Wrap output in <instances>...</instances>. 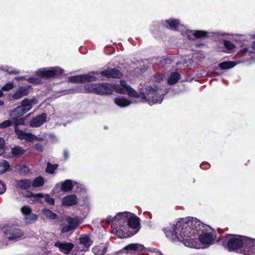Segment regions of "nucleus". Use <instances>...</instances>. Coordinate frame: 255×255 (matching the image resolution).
<instances>
[{"instance_id": "obj_20", "label": "nucleus", "mask_w": 255, "mask_h": 255, "mask_svg": "<svg viewBox=\"0 0 255 255\" xmlns=\"http://www.w3.org/2000/svg\"><path fill=\"white\" fill-rule=\"evenodd\" d=\"M77 203V200L75 195H70L65 196L62 200V204L65 206H70Z\"/></svg>"}, {"instance_id": "obj_24", "label": "nucleus", "mask_w": 255, "mask_h": 255, "mask_svg": "<svg viewBox=\"0 0 255 255\" xmlns=\"http://www.w3.org/2000/svg\"><path fill=\"white\" fill-rule=\"evenodd\" d=\"M92 251L95 255H104L107 252V247L104 244L94 247Z\"/></svg>"}, {"instance_id": "obj_8", "label": "nucleus", "mask_w": 255, "mask_h": 255, "mask_svg": "<svg viewBox=\"0 0 255 255\" xmlns=\"http://www.w3.org/2000/svg\"><path fill=\"white\" fill-rule=\"evenodd\" d=\"M96 73L92 72L89 74L80 75L76 76H71L68 78V81L71 83H83L87 82L95 81L97 78L93 76Z\"/></svg>"}, {"instance_id": "obj_2", "label": "nucleus", "mask_w": 255, "mask_h": 255, "mask_svg": "<svg viewBox=\"0 0 255 255\" xmlns=\"http://www.w3.org/2000/svg\"><path fill=\"white\" fill-rule=\"evenodd\" d=\"M204 225L194 218L182 219L175 224L170 225L164 229L166 236L173 242L188 241L193 238Z\"/></svg>"}, {"instance_id": "obj_7", "label": "nucleus", "mask_w": 255, "mask_h": 255, "mask_svg": "<svg viewBox=\"0 0 255 255\" xmlns=\"http://www.w3.org/2000/svg\"><path fill=\"white\" fill-rule=\"evenodd\" d=\"M67 224H62L61 232L62 233H67L75 230L79 225L81 224V220L78 218L67 217L66 219Z\"/></svg>"}, {"instance_id": "obj_42", "label": "nucleus", "mask_w": 255, "mask_h": 255, "mask_svg": "<svg viewBox=\"0 0 255 255\" xmlns=\"http://www.w3.org/2000/svg\"><path fill=\"white\" fill-rule=\"evenodd\" d=\"M115 218V216L114 217V218H113L111 216H109L108 217H107L106 221L108 222H112V225H113L114 224V222ZM111 227L112 228V225H111Z\"/></svg>"}, {"instance_id": "obj_19", "label": "nucleus", "mask_w": 255, "mask_h": 255, "mask_svg": "<svg viewBox=\"0 0 255 255\" xmlns=\"http://www.w3.org/2000/svg\"><path fill=\"white\" fill-rule=\"evenodd\" d=\"M185 34L189 39H193L194 38H200L205 36L206 33L203 31H191L186 30Z\"/></svg>"}, {"instance_id": "obj_13", "label": "nucleus", "mask_w": 255, "mask_h": 255, "mask_svg": "<svg viewBox=\"0 0 255 255\" xmlns=\"http://www.w3.org/2000/svg\"><path fill=\"white\" fill-rule=\"evenodd\" d=\"M215 238V234L213 231L208 233H203L199 236V239L200 242L207 246L213 244Z\"/></svg>"}, {"instance_id": "obj_30", "label": "nucleus", "mask_w": 255, "mask_h": 255, "mask_svg": "<svg viewBox=\"0 0 255 255\" xmlns=\"http://www.w3.org/2000/svg\"><path fill=\"white\" fill-rule=\"evenodd\" d=\"M12 120L14 124L15 127H18V125H24L25 119L24 118H19L20 117L17 116H11Z\"/></svg>"}, {"instance_id": "obj_41", "label": "nucleus", "mask_w": 255, "mask_h": 255, "mask_svg": "<svg viewBox=\"0 0 255 255\" xmlns=\"http://www.w3.org/2000/svg\"><path fill=\"white\" fill-rule=\"evenodd\" d=\"M6 191V186L2 182L0 181V194H3Z\"/></svg>"}, {"instance_id": "obj_1", "label": "nucleus", "mask_w": 255, "mask_h": 255, "mask_svg": "<svg viewBox=\"0 0 255 255\" xmlns=\"http://www.w3.org/2000/svg\"><path fill=\"white\" fill-rule=\"evenodd\" d=\"M163 80V76L161 74L155 75L146 86V94L137 93L125 81H121L120 85H111L108 83L102 84H88L84 87L85 90L88 93H94L98 94H110L113 91L116 92L125 94L127 93L129 96L135 98L141 97L143 100L148 101L150 105L161 103L163 100V95L166 91L161 88L158 84Z\"/></svg>"}, {"instance_id": "obj_31", "label": "nucleus", "mask_w": 255, "mask_h": 255, "mask_svg": "<svg viewBox=\"0 0 255 255\" xmlns=\"http://www.w3.org/2000/svg\"><path fill=\"white\" fill-rule=\"evenodd\" d=\"M44 183V178L41 176H38L34 179L32 183H31V185L34 187H38L42 186Z\"/></svg>"}, {"instance_id": "obj_14", "label": "nucleus", "mask_w": 255, "mask_h": 255, "mask_svg": "<svg viewBox=\"0 0 255 255\" xmlns=\"http://www.w3.org/2000/svg\"><path fill=\"white\" fill-rule=\"evenodd\" d=\"M163 25L167 28L172 30H181L182 31L185 27L183 25L180 24L179 21L176 19H170L164 21ZM183 34V32H182Z\"/></svg>"}, {"instance_id": "obj_21", "label": "nucleus", "mask_w": 255, "mask_h": 255, "mask_svg": "<svg viewBox=\"0 0 255 255\" xmlns=\"http://www.w3.org/2000/svg\"><path fill=\"white\" fill-rule=\"evenodd\" d=\"M80 244L82 245L85 249H83V251H87L93 243L90 237L87 235H82L79 239Z\"/></svg>"}, {"instance_id": "obj_15", "label": "nucleus", "mask_w": 255, "mask_h": 255, "mask_svg": "<svg viewBox=\"0 0 255 255\" xmlns=\"http://www.w3.org/2000/svg\"><path fill=\"white\" fill-rule=\"evenodd\" d=\"M243 249L247 253H255V240L244 236Z\"/></svg>"}, {"instance_id": "obj_47", "label": "nucleus", "mask_w": 255, "mask_h": 255, "mask_svg": "<svg viewBox=\"0 0 255 255\" xmlns=\"http://www.w3.org/2000/svg\"><path fill=\"white\" fill-rule=\"evenodd\" d=\"M24 79V77H18L15 78L16 80L19 81Z\"/></svg>"}, {"instance_id": "obj_43", "label": "nucleus", "mask_w": 255, "mask_h": 255, "mask_svg": "<svg viewBox=\"0 0 255 255\" xmlns=\"http://www.w3.org/2000/svg\"><path fill=\"white\" fill-rule=\"evenodd\" d=\"M27 81L30 83H38V82L36 79L34 78H31L27 79Z\"/></svg>"}, {"instance_id": "obj_18", "label": "nucleus", "mask_w": 255, "mask_h": 255, "mask_svg": "<svg viewBox=\"0 0 255 255\" xmlns=\"http://www.w3.org/2000/svg\"><path fill=\"white\" fill-rule=\"evenodd\" d=\"M47 116L43 113L33 118L30 122L29 125L31 127H38L46 121Z\"/></svg>"}, {"instance_id": "obj_29", "label": "nucleus", "mask_w": 255, "mask_h": 255, "mask_svg": "<svg viewBox=\"0 0 255 255\" xmlns=\"http://www.w3.org/2000/svg\"><path fill=\"white\" fill-rule=\"evenodd\" d=\"M40 196H42V194L41 193L34 194L31 192L25 195V197L30 198L33 202L42 203V201L40 200Z\"/></svg>"}, {"instance_id": "obj_6", "label": "nucleus", "mask_w": 255, "mask_h": 255, "mask_svg": "<svg viewBox=\"0 0 255 255\" xmlns=\"http://www.w3.org/2000/svg\"><path fill=\"white\" fill-rule=\"evenodd\" d=\"M64 71L59 67H52L39 69L36 74L40 77L50 78L54 76H59L63 74Z\"/></svg>"}, {"instance_id": "obj_50", "label": "nucleus", "mask_w": 255, "mask_h": 255, "mask_svg": "<svg viewBox=\"0 0 255 255\" xmlns=\"http://www.w3.org/2000/svg\"><path fill=\"white\" fill-rule=\"evenodd\" d=\"M4 104V102L2 101H0V106H2Z\"/></svg>"}, {"instance_id": "obj_27", "label": "nucleus", "mask_w": 255, "mask_h": 255, "mask_svg": "<svg viewBox=\"0 0 255 255\" xmlns=\"http://www.w3.org/2000/svg\"><path fill=\"white\" fill-rule=\"evenodd\" d=\"M180 78V75L178 73L173 72L171 74L168 79V83L169 85L174 84L177 82Z\"/></svg>"}, {"instance_id": "obj_17", "label": "nucleus", "mask_w": 255, "mask_h": 255, "mask_svg": "<svg viewBox=\"0 0 255 255\" xmlns=\"http://www.w3.org/2000/svg\"><path fill=\"white\" fill-rule=\"evenodd\" d=\"M54 246L59 249L60 251L65 255H68L72 250L74 246L70 243L56 242Z\"/></svg>"}, {"instance_id": "obj_40", "label": "nucleus", "mask_w": 255, "mask_h": 255, "mask_svg": "<svg viewBox=\"0 0 255 255\" xmlns=\"http://www.w3.org/2000/svg\"><path fill=\"white\" fill-rule=\"evenodd\" d=\"M5 143L4 139L0 137V155H1L3 152V147Z\"/></svg>"}, {"instance_id": "obj_16", "label": "nucleus", "mask_w": 255, "mask_h": 255, "mask_svg": "<svg viewBox=\"0 0 255 255\" xmlns=\"http://www.w3.org/2000/svg\"><path fill=\"white\" fill-rule=\"evenodd\" d=\"M102 76L107 78H121L122 76V73L119 70L115 68H108L106 70L102 71L101 72Z\"/></svg>"}, {"instance_id": "obj_39", "label": "nucleus", "mask_w": 255, "mask_h": 255, "mask_svg": "<svg viewBox=\"0 0 255 255\" xmlns=\"http://www.w3.org/2000/svg\"><path fill=\"white\" fill-rule=\"evenodd\" d=\"M11 125V122L10 120H6L0 124V128H5L9 127Z\"/></svg>"}, {"instance_id": "obj_12", "label": "nucleus", "mask_w": 255, "mask_h": 255, "mask_svg": "<svg viewBox=\"0 0 255 255\" xmlns=\"http://www.w3.org/2000/svg\"><path fill=\"white\" fill-rule=\"evenodd\" d=\"M29 88L30 87L29 86L19 87L14 93L9 95V100H17L24 96H27L29 94Z\"/></svg>"}, {"instance_id": "obj_4", "label": "nucleus", "mask_w": 255, "mask_h": 255, "mask_svg": "<svg viewBox=\"0 0 255 255\" xmlns=\"http://www.w3.org/2000/svg\"><path fill=\"white\" fill-rule=\"evenodd\" d=\"M244 237V236L228 235L224 238L223 243L224 245H227L229 250L243 249Z\"/></svg>"}, {"instance_id": "obj_34", "label": "nucleus", "mask_w": 255, "mask_h": 255, "mask_svg": "<svg viewBox=\"0 0 255 255\" xmlns=\"http://www.w3.org/2000/svg\"><path fill=\"white\" fill-rule=\"evenodd\" d=\"M42 212L46 217L49 218L50 219H54L57 217L56 214L52 212L50 210L44 209L42 210Z\"/></svg>"}, {"instance_id": "obj_5", "label": "nucleus", "mask_w": 255, "mask_h": 255, "mask_svg": "<svg viewBox=\"0 0 255 255\" xmlns=\"http://www.w3.org/2000/svg\"><path fill=\"white\" fill-rule=\"evenodd\" d=\"M36 102L34 99H25L21 102V106L16 107L11 112V116L20 117L30 111L32 108V105L36 104Z\"/></svg>"}, {"instance_id": "obj_46", "label": "nucleus", "mask_w": 255, "mask_h": 255, "mask_svg": "<svg viewBox=\"0 0 255 255\" xmlns=\"http://www.w3.org/2000/svg\"><path fill=\"white\" fill-rule=\"evenodd\" d=\"M6 70L9 73H15V74H16V73H18V71L16 70H11L10 69H8Z\"/></svg>"}, {"instance_id": "obj_10", "label": "nucleus", "mask_w": 255, "mask_h": 255, "mask_svg": "<svg viewBox=\"0 0 255 255\" xmlns=\"http://www.w3.org/2000/svg\"><path fill=\"white\" fill-rule=\"evenodd\" d=\"M15 132L17 138L20 140L24 139L28 142H32L34 140L40 141L43 139L40 137H37L31 133L26 132L22 130H20L18 127H14Z\"/></svg>"}, {"instance_id": "obj_37", "label": "nucleus", "mask_w": 255, "mask_h": 255, "mask_svg": "<svg viewBox=\"0 0 255 255\" xmlns=\"http://www.w3.org/2000/svg\"><path fill=\"white\" fill-rule=\"evenodd\" d=\"M57 164H51L48 163L46 168V172L50 174H52L54 173V170L57 168Z\"/></svg>"}, {"instance_id": "obj_9", "label": "nucleus", "mask_w": 255, "mask_h": 255, "mask_svg": "<svg viewBox=\"0 0 255 255\" xmlns=\"http://www.w3.org/2000/svg\"><path fill=\"white\" fill-rule=\"evenodd\" d=\"M5 237L8 240H14L19 238L23 235V233L18 228L14 226H7L3 229Z\"/></svg>"}, {"instance_id": "obj_22", "label": "nucleus", "mask_w": 255, "mask_h": 255, "mask_svg": "<svg viewBox=\"0 0 255 255\" xmlns=\"http://www.w3.org/2000/svg\"><path fill=\"white\" fill-rule=\"evenodd\" d=\"M31 186V181L29 179H21L16 182L17 188L26 190L29 189Z\"/></svg>"}, {"instance_id": "obj_45", "label": "nucleus", "mask_w": 255, "mask_h": 255, "mask_svg": "<svg viewBox=\"0 0 255 255\" xmlns=\"http://www.w3.org/2000/svg\"><path fill=\"white\" fill-rule=\"evenodd\" d=\"M20 170L21 171L23 170V172H27L28 170V169L27 166L22 165L20 167Z\"/></svg>"}, {"instance_id": "obj_35", "label": "nucleus", "mask_w": 255, "mask_h": 255, "mask_svg": "<svg viewBox=\"0 0 255 255\" xmlns=\"http://www.w3.org/2000/svg\"><path fill=\"white\" fill-rule=\"evenodd\" d=\"M13 88V84L12 83L9 82L6 84L4 86H3L1 88V90L0 89V98L3 96V92L2 91H8L11 90Z\"/></svg>"}, {"instance_id": "obj_32", "label": "nucleus", "mask_w": 255, "mask_h": 255, "mask_svg": "<svg viewBox=\"0 0 255 255\" xmlns=\"http://www.w3.org/2000/svg\"><path fill=\"white\" fill-rule=\"evenodd\" d=\"M235 64L232 61L224 62L219 64V67L221 69H228L233 68L235 66Z\"/></svg>"}, {"instance_id": "obj_28", "label": "nucleus", "mask_w": 255, "mask_h": 255, "mask_svg": "<svg viewBox=\"0 0 255 255\" xmlns=\"http://www.w3.org/2000/svg\"><path fill=\"white\" fill-rule=\"evenodd\" d=\"M9 167V164L7 161L5 160H0V174L6 172Z\"/></svg>"}, {"instance_id": "obj_44", "label": "nucleus", "mask_w": 255, "mask_h": 255, "mask_svg": "<svg viewBox=\"0 0 255 255\" xmlns=\"http://www.w3.org/2000/svg\"><path fill=\"white\" fill-rule=\"evenodd\" d=\"M35 147L37 150H38L39 151H42L43 146L41 144L37 143V144H35Z\"/></svg>"}, {"instance_id": "obj_33", "label": "nucleus", "mask_w": 255, "mask_h": 255, "mask_svg": "<svg viewBox=\"0 0 255 255\" xmlns=\"http://www.w3.org/2000/svg\"><path fill=\"white\" fill-rule=\"evenodd\" d=\"M24 150L19 146H15L11 149V153L14 156L21 155L24 153Z\"/></svg>"}, {"instance_id": "obj_36", "label": "nucleus", "mask_w": 255, "mask_h": 255, "mask_svg": "<svg viewBox=\"0 0 255 255\" xmlns=\"http://www.w3.org/2000/svg\"><path fill=\"white\" fill-rule=\"evenodd\" d=\"M44 199V200L49 205H53L54 204V200L53 198L51 197L49 195L42 194V196H40V200L42 201V199Z\"/></svg>"}, {"instance_id": "obj_23", "label": "nucleus", "mask_w": 255, "mask_h": 255, "mask_svg": "<svg viewBox=\"0 0 255 255\" xmlns=\"http://www.w3.org/2000/svg\"><path fill=\"white\" fill-rule=\"evenodd\" d=\"M78 185L76 182L73 183V182L70 180H66L61 184V189L65 192H68L72 190V188L75 186Z\"/></svg>"}, {"instance_id": "obj_38", "label": "nucleus", "mask_w": 255, "mask_h": 255, "mask_svg": "<svg viewBox=\"0 0 255 255\" xmlns=\"http://www.w3.org/2000/svg\"><path fill=\"white\" fill-rule=\"evenodd\" d=\"M224 45L226 48H227L229 50H232L235 48V45L228 40H225L224 41Z\"/></svg>"}, {"instance_id": "obj_26", "label": "nucleus", "mask_w": 255, "mask_h": 255, "mask_svg": "<svg viewBox=\"0 0 255 255\" xmlns=\"http://www.w3.org/2000/svg\"><path fill=\"white\" fill-rule=\"evenodd\" d=\"M143 246L140 244H132L128 245L125 247V249L129 251H137L139 252L143 250Z\"/></svg>"}, {"instance_id": "obj_11", "label": "nucleus", "mask_w": 255, "mask_h": 255, "mask_svg": "<svg viewBox=\"0 0 255 255\" xmlns=\"http://www.w3.org/2000/svg\"><path fill=\"white\" fill-rule=\"evenodd\" d=\"M20 211L26 224H31L36 220L37 217L35 214L31 213V209L29 206H23Z\"/></svg>"}, {"instance_id": "obj_48", "label": "nucleus", "mask_w": 255, "mask_h": 255, "mask_svg": "<svg viewBox=\"0 0 255 255\" xmlns=\"http://www.w3.org/2000/svg\"><path fill=\"white\" fill-rule=\"evenodd\" d=\"M64 158L65 159H67L68 158V152L66 151H64Z\"/></svg>"}, {"instance_id": "obj_25", "label": "nucleus", "mask_w": 255, "mask_h": 255, "mask_svg": "<svg viewBox=\"0 0 255 255\" xmlns=\"http://www.w3.org/2000/svg\"><path fill=\"white\" fill-rule=\"evenodd\" d=\"M115 103L121 107H126L129 106L132 102L124 97H121L115 99Z\"/></svg>"}, {"instance_id": "obj_3", "label": "nucleus", "mask_w": 255, "mask_h": 255, "mask_svg": "<svg viewBox=\"0 0 255 255\" xmlns=\"http://www.w3.org/2000/svg\"><path fill=\"white\" fill-rule=\"evenodd\" d=\"M139 218L130 212L120 213L115 216L112 225V232L120 238H127L135 234L138 231Z\"/></svg>"}, {"instance_id": "obj_49", "label": "nucleus", "mask_w": 255, "mask_h": 255, "mask_svg": "<svg viewBox=\"0 0 255 255\" xmlns=\"http://www.w3.org/2000/svg\"><path fill=\"white\" fill-rule=\"evenodd\" d=\"M252 48L254 50V52H255V41L253 44Z\"/></svg>"}]
</instances>
